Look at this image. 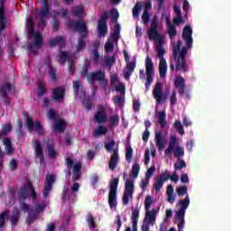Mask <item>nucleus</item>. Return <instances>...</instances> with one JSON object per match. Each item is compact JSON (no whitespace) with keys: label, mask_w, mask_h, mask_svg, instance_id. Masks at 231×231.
Wrapping results in <instances>:
<instances>
[{"label":"nucleus","mask_w":231,"mask_h":231,"mask_svg":"<svg viewBox=\"0 0 231 231\" xmlns=\"http://www.w3.org/2000/svg\"><path fill=\"white\" fill-rule=\"evenodd\" d=\"M155 143L159 151H162V149L165 148V145L163 144L164 139H163V135L162 134V132L155 133Z\"/></svg>","instance_id":"nucleus-26"},{"label":"nucleus","mask_w":231,"mask_h":231,"mask_svg":"<svg viewBox=\"0 0 231 231\" xmlns=\"http://www.w3.org/2000/svg\"><path fill=\"white\" fill-rule=\"evenodd\" d=\"M125 161L131 163V160H133V147H131V144L125 147Z\"/></svg>","instance_id":"nucleus-44"},{"label":"nucleus","mask_w":231,"mask_h":231,"mask_svg":"<svg viewBox=\"0 0 231 231\" xmlns=\"http://www.w3.org/2000/svg\"><path fill=\"white\" fill-rule=\"evenodd\" d=\"M104 134H107V128L104 125H99L92 132V136L94 138H98V136H102Z\"/></svg>","instance_id":"nucleus-31"},{"label":"nucleus","mask_w":231,"mask_h":231,"mask_svg":"<svg viewBox=\"0 0 231 231\" xmlns=\"http://www.w3.org/2000/svg\"><path fill=\"white\" fill-rule=\"evenodd\" d=\"M172 152L173 156L177 158V160H180L185 156V150L181 146H177Z\"/></svg>","instance_id":"nucleus-40"},{"label":"nucleus","mask_w":231,"mask_h":231,"mask_svg":"<svg viewBox=\"0 0 231 231\" xmlns=\"http://www.w3.org/2000/svg\"><path fill=\"white\" fill-rule=\"evenodd\" d=\"M29 37L32 38V44L28 45V50L33 51V48H42L44 42V39L42 38V34L39 32H35V28L30 26L27 29Z\"/></svg>","instance_id":"nucleus-9"},{"label":"nucleus","mask_w":231,"mask_h":231,"mask_svg":"<svg viewBox=\"0 0 231 231\" xmlns=\"http://www.w3.org/2000/svg\"><path fill=\"white\" fill-rule=\"evenodd\" d=\"M145 69H146V82L144 84L145 86V91H149L151 89V85L154 81V79L152 78L154 76V63L152 62V60L151 57L147 56L145 59Z\"/></svg>","instance_id":"nucleus-10"},{"label":"nucleus","mask_w":231,"mask_h":231,"mask_svg":"<svg viewBox=\"0 0 231 231\" xmlns=\"http://www.w3.org/2000/svg\"><path fill=\"white\" fill-rule=\"evenodd\" d=\"M176 192L178 194V196L180 198L185 196V194H187L189 192V187L187 186H180V187H177L176 189Z\"/></svg>","instance_id":"nucleus-47"},{"label":"nucleus","mask_w":231,"mask_h":231,"mask_svg":"<svg viewBox=\"0 0 231 231\" xmlns=\"http://www.w3.org/2000/svg\"><path fill=\"white\" fill-rule=\"evenodd\" d=\"M174 87L179 89L180 97H183L185 95V91L187 89V86L185 85V79L183 77H179L174 81Z\"/></svg>","instance_id":"nucleus-20"},{"label":"nucleus","mask_w":231,"mask_h":231,"mask_svg":"<svg viewBox=\"0 0 231 231\" xmlns=\"http://www.w3.org/2000/svg\"><path fill=\"white\" fill-rule=\"evenodd\" d=\"M134 194V180L133 179H126L125 182V191L123 193V205H129V199H133Z\"/></svg>","instance_id":"nucleus-12"},{"label":"nucleus","mask_w":231,"mask_h":231,"mask_svg":"<svg viewBox=\"0 0 231 231\" xmlns=\"http://www.w3.org/2000/svg\"><path fill=\"white\" fill-rule=\"evenodd\" d=\"M6 219H8V210L0 214V228H4Z\"/></svg>","instance_id":"nucleus-49"},{"label":"nucleus","mask_w":231,"mask_h":231,"mask_svg":"<svg viewBox=\"0 0 231 231\" xmlns=\"http://www.w3.org/2000/svg\"><path fill=\"white\" fill-rule=\"evenodd\" d=\"M87 223L89 230H93V228L97 227V223L95 222V217H93V215H88L87 217Z\"/></svg>","instance_id":"nucleus-45"},{"label":"nucleus","mask_w":231,"mask_h":231,"mask_svg":"<svg viewBox=\"0 0 231 231\" xmlns=\"http://www.w3.org/2000/svg\"><path fill=\"white\" fill-rule=\"evenodd\" d=\"M182 39L186 42V46L181 48V41H178L172 51V60L170 63L171 72L187 73L189 71V64L187 63V53L192 48L194 39H192V27L186 25L182 30Z\"/></svg>","instance_id":"nucleus-1"},{"label":"nucleus","mask_w":231,"mask_h":231,"mask_svg":"<svg viewBox=\"0 0 231 231\" xmlns=\"http://www.w3.org/2000/svg\"><path fill=\"white\" fill-rule=\"evenodd\" d=\"M185 168H187V162L183 159L177 160V163L174 164L175 171H181Z\"/></svg>","instance_id":"nucleus-46"},{"label":"nucleus","mask_w":231,"mask_h":231,"mask_svg":"<svg viewBox=\"0 0 231 231\" xmlns=\"http://www.w3.org/2000/svg\"><path fill=\"white\" fill-rule=\"evenodd\" d=\"M142 10V5L137 2L133 8V17H138L140 15V11Z\"/></svg>","instance_id":"nucleus-57"},{"label":"nucleus","mask_w":231,"mask_h":231,"mask_svg":"<svg viewBox=\"0 0 231 231\" xmlns=\"http://www.w3.org/2000/svg\"><path fill=\"white\" fill-rule=\"evenodd\" d=\"M32 145L34 147V154L40 159V163L42 165L44 163V152L42 150V144H41V142L35 140L32 142Z\"/></svg>","instance_id":"nucleus-18"},{"label":"nucleus","mask_w":231,"mask_h":231,"mask_svg":"<svg viewBox=\"0 0 231 231\" xmlns=\"http://www.w3.org/2000/svg\"><path fill=\"white\" fill-rule=\"evenodd\" d=\"M134 68H136V60L130 61L126 64V68L123 71L124 79H125V80H129V79H131V75H133Z\"/></svg>","instance_id":"nucleus-22"},{"label":"nucleus","mask_w":231,"mask_h":231,"mask_svg":"<svg viewBox=\"0 0 231 231\" xmlns=\"http://www.w3.org/2000/svg\"><path fill=\"white\" fill-rule=\"evenodd\" d=\"M94 122L97 124H106L107 122V110L106 106H99L94 115Z\"/></svg>","instance_id":"nucleus-16"},{"label":"nucleus","mask_w":231,"mask_h":231,"mask_svg":"<svg viewBox=\"0 0 231 231\" xmlns=\"http://www.w3.org/2000/svg\"><path fill=\"white\" fill-rule=\"evenodd\" d=\"M176 144L172 143H169L168 148L165 150L164 153L166 156H171L172 154V152L175 151L176 148H174Z\"/></svg>","instance_id":"nucleus-62"},{"label":"nucleus","mask_w":231,"mask_h":231,"mask_svg":"<svg viewBox=\"0 0 231 231\" xmlns=\"http://www.w3.org/2000/svg\"><path fill=\"white\" fill-rule=\"evenodd\" d=\"M155 171H156V166L154 165L151 166L145 173L146 180H151V178H152V174H154Z\"/></svg>","instance_id":"nucleus-61"},{"label":"nucleus","mask_w":231,"mask_h":231,"mask_svg":"<svg viewBox=\"0 0 231 231\" xmlns=\"http://www.w3.org/2000/svg\"><path fill=\"white\" fill-rule=\"evenodd\" d=\"M120 23H116L114 26L113 32L110 34L111 39H113L115 42L120 41Z\"/></svg>","instance_id":"nucleus-34"},{"label":"nucleus","mask_w":231,"mask_h":231,"mask_svg":"<svg viewBox=\"0 0 231 231\" xmlns=\"http://www.w3.org/2000/svg\"><path fill=\"white\" fill-rule=\"evenodd\" d=\"M118 183H120L119 178H115L110 181V189L108 193V205L110 208H116V207H118V201L116 200Z\"/></svg>","instance_id":"nucleus-7"},{"label":"nucleus","mask_w":231,"mask_h":231,"mask_svg":"<svg viewBox=\"0 0 231 231\" xmlns=\"http://www.w3.org/2000/svg\"><path fill=\"white\" fill-rule=\"evenodd\" d=\"M66 95V87H58L52 89L51 100L54 102H63Z\"/></svg>","instance_id":"nucleus-14"},{"label":"nucleus","mask_w":231,"mask_h":231,"mask_svg":"<svg viewBox=\"0 0 231 231\" xmlns=\"http://www.w3.org/2000/svg\"><path fill=\"white\" fill-rule=\"evenodd\" d=\"M116 147V142H115L113 139L108 140V142L105 143V149L106 150V152H112L108 162V169L112 171H116V167H118V163H120L118 148Z\"/></svg>","instance_id":"nucleus-4"},{"label":"nucleus","mask_w":231,"mask_h":231,"mask_svg":"<svg viewBox=\"0 0 231 231\" xmlns=\"http://www.w3.org/2000/svg\"><path fill=\"white\" fill-rule=\"evenodd\" d=\"M19 217H21V213L19 212V209L17 208H14L13 209V215L10 217L12 226H15V225L19 223Z\"/></svg>","instance_id":"nucleus-32"},{"label":"nucleus","mask_w":231,"mask_h":231,"mask_svg":"<svg viewBox=\"0 0 231 231\" xmlns=\"http://www.w3.org/2000/svg\"><path fill=\"white\" fill-rule=\"evenodd\" d=\"M70 14L73 17H82L84 15V8L78 5L71 8Z\"/></svg>","instance_id":"nucleus-36"},{"label":"nucleus","mask_w":231,"mask_h":231,"mask_svg":"<svg viewBox=\"0 0 231 231\" xmlns=\"http://www.w3.org/2000/svg\"><path fill=\"white\" fill-rule=\"evenodd\" d=\"M73 91L75 95H79L82 91V82L81 81H73Z\"/></svg>","instance_id":"nucleus-50"},{"label":"nucleus","mask_w":231,"mask_h":231,"mask_svg":"<svg viewBox=\"0 0 231 231\" xmlns=\"http://www.w3.org/2000/svg\"><path fill=\"white\" fill-rule=\"evenodd\" d=\"M139 217H140V209H138L137 208H132L131 221H132V226H134V228H136V225H138Z\"/></svg>","instance_id":"nucleus-27"},{"label":"nucleus","mask_w":231,"mask_h":231,"mask_svg":"<svg viewBox=\"0 0 231 231\" xmlns=\"http://www.w3.org/2000/svg\"><path fill=\"white\" fill-rule=\"evenodd\" d=\"M49 45L51 48H55V46H64V37L56 36L55 38L51 39Z\"/></svg>","instance_id":"nucleus-29"},{"label":"nucleus","mask_w":231,"mask_h":231,"mask_svg":"<svg viewBox=\"0 0 231 231\" xmlns=\"http://www.w3.org/2000/svg\"><path fill=\"white\" fill-rule=\"evenodd\" d=\"M2 143L3 145H5V151L8 155L14 154V145L12 144V140L10 139V137L4 138Z\"/></svg>","instance_id":"nucleus-28"},{"label":"nucleus","mask_w":231,"mask_h":231,"mask_svg":"<svg viewBox=\"0 0 231 231\" xmlns=\"http://www.w3.org/2000/svg\"><path fill=\"white\" fill-rule=\"evenodd\" d=\"M110 15L112 17L113 23H118V18L120 17V14L117 9H111Z\"/></svg>","instance_id":"nucleus-55"},{"label":"nucleus","mask_w":231,"mask_h":231,"mask_svg":"<svg viewBox=\"0 0 231 231\" xmlns=\"http://www.w3.org/2000/svg\"><path fill=\"white\" fill-rule=\"evenodd\" d=\"M97 30H98L99 35H102L103 37L104 35H107V30H108L107 23H97Z\"/></svg>","instance_id":"nucleus-43"},{"label":"nucleus","mask_w":231,"mask_h":231,"mask_svg":"<svg viewBox=\"0 0 231 231\" xmlns=\"http://www.w3.org/2000/svg\"><path fill=\"white\" fill-rule=\"evenodd\" d=\"M167 201L174 203V187L171 184L167 186L166 189Z\"/></svg>","instance_id":"nucleus-35"},{"label":"nucleus","mask_w":231,"mask_h":231,"mask_svg":"<svg viewBox=\"0 0 231 231\" xmlns=\"http://www.w3.org/2000/svg\"><path fill=\"white\" fill-rule=\"evenodd\" d=\"M12 131V124L7 123L5 125H2V130L0 132V136L3 138V136H6L8 133Z\"/></svg>","instance_id":"nucleus-42"},{"label":"nucleus","mask_w":231,"mask_h":231,"mask_svg":"<svg viewBox=\"0 0 231 231\" xmlns=\"http://www.w3.org/2000/svg\"><path fill=\"white\" fill-rule=\"evenodd\" d=\"M51 6L50 5V0H42V8L38 14L40 21L38 25L40 28H46L48 24V17H50V11Z\"/></svg>","instance_id":"nucleus-8"},{"label":"nucleus","mask_w":231,"mask_h":231,"mask_svg":"<svg viewBox=\"0 0 231 231\" xmlns=\"http://www.w3.org/2000/svg\"><path fill=\"white\" fill-rule=\"evenodd\" d=\"M107 19H109V13L104 12L103 14H101L97 23L107 24Z\"/></svg>","instance_id":"nucleus-52"},{"label":"nucleus","mask_w":231,"mask_h":231,"mask_svg":"<svg viewBox=\"0 0 231 231\" xmlns=\"http://www.w3.org/2000/svg\"><path fill=\"white\" fill-rule=\"evenodd\" d=\"M111 125H118L120 124V117L118 116H112L109 118Z\"/></svg>","instance_id":"nucleus-63"},{"label":"nucleus","mask_w":231,"mask_h":231,"mask_svg":"<svg viewBox=\"0 0 231 231\" xmlns=\"http://www.w3.org/2000/svg\"><path fill=\"white\" fill-rule=\"evenodd\" d=\"M170 178H171V174L169 172V170H165L164 172H162L159 176V179L162 180L163 183H165V181H169Z\"/></svg>","instance_id":"nucleus-58"},{"label":"nucleus","mask_w":231,"mask_h":231,"mask_svg":"<svg viewBox=\"0 0 231 231\" xmlns=\"http://www.w3.org/2000/svg\"><path fill=\"white\" fill-rule=\"evenodd\" d=\"M178 205H180L181 210H187L189 205H190V198L189 196L185 197L183 200H179Z\"/></svg>","instance_id":"nucleus-41"},{"label":"nucleus","mask_w":231,"mask_h":231,"mask_svg":"<svg viewBox=\"0 0 231 231\" xmlns=\"http://www.w3.org/2000/svg\"><path fill=\"white\" fill-rule=\"evenodd\" d=\"M158 215V210L152 209V210H146V215L144 221H147V223H151V225H154L156 223V216Z\"/></svg>","instance_id":"nucleus-24"},{"label":"nucleus","mask_w":231,"mask_h":231,"mask_svg":"<svg viewBox=\"0 0 231 231\" xmlns=\"http://www.w3.org/2000/svg\"><path fill=\"white\" fill-rule=\"evenodd\" d=\"M46 147L49 158L51 160H55V158L59 156V152H57V150H55V144L53 143V140L48 138Z\"/></svg>","instance_id":"nucleus-21"},{"label":"nucleus","mask_w":231,"mask_h":231,"mask_svg":"<svg viewBox=\"0 0 231 231\" xmlns=\"http://www.w3.org/2000/svg\"><path fill=\"white\" fill-rule=\"evenodd\" d=\"M138 174H140V164L138 163V161H135L132 166L131 176L136 180V178H138Z\"/></svg>","instance_id":"nucleus-38"},{"label":"nucleus","mask_w":231,"mask_h":231,"mask_svg":"<svg viewBox=\"0 0 231 231\" xmlns=\"http://www.w3.org/2000/svg\"><path fill=\"white\" fill-rule=\"evenodd\" d=\"M68 64H69L68 71L70 73V75H75L76 66H75V61L73 60V59L69 60Z\"/></svg>","instance_id":"nucleus-60"},{"label":"nucleus","mask_w":231,"mask_h":231,"mask_svg":"<svg viewBox=\"0 0 231 231\" xmlns=\"http://www.w3.org/2000/svg\"><path fill=\"white\" fill-rule=\"evenodd\" d=\"M28 196H31L32 199L37 198L35 188H33V184L30 181L27 183V186L21 188L20 191L18 192V199L19 201H26V199H28Z\"/></svg>","instance_id":"nucleus-11"},{"label":"nucleus","mask_w":231,"mask_h":231,"mask_svg":"<svg viewBox=\"0 0 231 231\" xmlns=\"http://www.w3.org/2000/svg\"><path fill=\"white\" fill-rule=\"evenodd\" d=\"M174 128L176 129L177 133H179V134H185V130L183 129V125H181V121H176L174 123Z\"/></svg>","instance_id":"nucleus-51"},{"label":"nucleus","mask_w":231,"mask_h":231,"mask_svg":"<svg viewBox=\"0 0 231 231\" xmlns=\"http://www.w3.org/2000/svg\"><path fill=\"white\" fill-rule=\"evenodd\" d=\"M151 205H152V198L151 197V195H147L144 199L145 210H151Z\"/></svg>","instance_id":"nucleus-56"},{"label":"nucleus","mask_w":231,"mask_h":231,"mask_svg":"<svg viewBox=\"0 0 231 231\" xmlns=\"http://www.w3.org/2000/svg\"><path fill=\"white\" fill-rule=\"evenodd\" d=\"M152 187L156 192H160L163 187V181L158 178L156 181L153 182Z\"/></svg>","instance_id":"nucleus-53"},{"label":"nucleus","mask_w":231,"mask_h":231,"mask_svg":"<svg viewBox=\"0 0 231 231\" xmlns=\"http://www.w3.org/2000/svg\"><path fill=\"white\" fill-rule=\"evenodd\" d=\"M106 79V72H103L102 70H97L95 72H91L88 75L87 80L89 82V84H95L97 80L98 82H102Z\"/></svg>","instance_id":"nucleus-17"},{"label":"nucleus","mask_w":231,"mask_h":231,"mask_svg":"<svg viewBox=\"0 0 231 231\" xmlns=\"http://www.w3.org/2000/svg\"><path fill=\"white\" fill-rule=\"evenodd\" d=\"M66 26L70 30L75 32H80L79 37L78 39V45L76 48V52L82 51L86 48V36L88 35V25L86 24L85 20H69L66 22Z\"/></svg>","instance_id":"nucleus-3"},{"label":"nucleus","mask_w":231,"mask_h":231,"mask_svg":"<svg viewBox=\"0 0 231 231\" xmlns=\"http://www.w3.org/2000/svg\"><path fill=\"white\" fill-rule=\"evenodd\" d=\"M115 62H116V58H115V56H111V57L105 59L106 66H113V64H115Z\"/></svg>","instance_id":"nucleus-64"},{"label":"nucleus","mask_w":231,"mask_h":231,"mask_svg":"<svg viewBox=\"0 0 231 231\" xmlns=\"http://www.w3.org/2000/svg\"><path fill=\"white\" fill-rule=\"evenodd\" d=\"M149 41H153L157 48V57L159 61V75L161 79L167 77V60H165V49H163V42L165 37L163 34L158 32V16H153L151 22L150 28L147 31Z\"/></svg>","instance_id":"nucleus-2"},{"label":"nucleus","mask_w":231,"mask_h":231,"mask_svg":"<svg viewBox=\"0 0 231 231\" xmlns=\"http://www.w3.org/2000/svg\"><path fill=\"white\" fill-rule=\"evenodd\" d=\"M80 75L81 77H88V75H89V62L86 61L84 63Z\"/></svg>","instance_id":"nucleus-54"},{"label":"nucleus","mask_w":231,"mask_h":231,"mask_svg":"<svg viewBox=\"0 0 231 231\" xmlns=\"http://www.w3.org/2000/svg\"><path fill=\"white\" fill-rule=\"evenodd\" d=\"M48 118H50V120H53L52 131L54 133H64V131H66L68 123L66 120L59 117V116H57V112L52 108L48 111Z\"/></svg>","instance_id":"nucleus-5"},{"label":"nucleus","mask_w":231,"mask_h":231,"mask_svg":"<svg viewBox=\"0 0 231 231\" xmlns=\"http://www.w3.org/2000/svg\"><path fill=\"white\" fill-rule=\"evenodd\" d=\"M57 15H60V13H56L54 17H53V26H52V30L53 32H59V29L60 28V21H59V18H57Z\"/></svg>","instance_id":"nucleus-48"},{"label":"nucleus","mask_w":231,"mask_h":231,"mask_svg":"<svg viewBox=\"0 0 231 231\" xmlns=\"http://www.w3.org/2000/svg\"><path fill=\"white\" fill-rule=\"evenodd\" d=\"M166 26L169 28L168 35L170 39L173 40L176 35H178V30H176V26L172 24V22L169 18L166 19Z\"/></svg>","instance_id":"nucleus-25"},{"label":"nucleus","mask_w":231,"mask_h":231,"mask_svg":"<svg viewBox=\"0 0 231 231\" xmlns=\"http://www.w3.org/2000/svg\"><path fill=\"white\" fill-rule=\"evenodd\" d=\"M65 165L68 171L72 169V181H79L82 176V162H76L71 159V157L65 158Z\"/></svg>","instance_id":"nucleus-6"},{"label":"nucleus","mask_w":231,"mask_h":231,"mask_svg":"<svg viewBox=\"0 0 231 231\" xmlns=\"http://www.w3.org/2000/svg\"><path fill=\"white\" fill-rule=\"evenodd\" d=\"M37 217H39V215L33 211V209H31L28 213V216L26 217V223L30 226L37 221Z\"/></svg>","instance_id":"nucleus-33"},{"label":"nucleus","mask_w":231,"mask_h":231,"mask_svg":"<svg viewBox=\"0 0 231 231\" xmlns=\"http://www.w3.org/2000/svg\"><path fill=\"white\" fill-rule=\"evenodd\" d=\"M105 51H106V53H112V51H115V44L107 41L105 44Z\"/></svg>","instance_id":"nucleus-59"},{"label":"nucleus","mask_w":231,"mask_h":231,"mask_svg":"<svg viewBox=\"0 0 231 231\" xmlns=\"http://www.w3.org/2000/svg\"><path fill=\"white\" fill-rule=\"evenodd\" d=\"M152 95L157 104H163L169 98V92H163L162 82L155 83Z\"/></svg>","instance_id":"nucleus-13"},{"label":"nucleus","mask_w":231,"mask_h":231,"mask_svg":"<svg viewBox=\"0 0 231 231\" xmlns=\"http://www.w3.org/2000/svg\"><path fill=\"white\" fill-rule=\"evenodd\" d=\"M26 124L30 131H33V129H35L36 131H42L43 129L42 124H41L39 121H36L35 123H33V121L32 120V117L28 114H26Z\"/></svg>","instance_id":"nucleus-23"},{"label":"nucleus","mask_w":231,"mask_h":231,"mask_svg":"<svg viewBox=\"0 0 231 231\" xmlns=\"http://www.w3.org/2000/svg\"><path fill=\"white\" fill-rule=\"evenodd\" d=\"M45 180L43 198H48V196H50V192H51V189H53V183H55L56 178L53 174H47Z\"/></svg>","instance_id":"nucleus-15"},{"label":"nucleus","mask_w":231,"mask_h":231,"mask_svg":"<svg viewBox=\"0 0 231 231\" xmlns=\"http://www.w3.org/2000/svg\"><path fill=\"white\" fill-rule=\"evenodd\" d=\"M13 86L10 82H5L4 85L0 87V95L2 98H5V104L6 106H10V100L8 97V91H12Z\"/></svg>","instance_id":"nucleus-19"},{"label":"nucleus","mask_w":231,"mask_h":231,"mask_svg":"<svg viewBox=\"0 0 231 231\" xmlns=\"http://www.w3.org/2000/svg\"><path fill=\"white\" fill-rule=\"evenodd\" d=\"M73 58L69 56L67 51H61L59 56V63L60 64V66H64L66 62H69V60H71Z\"/></svg>","instance_id":"nucleus-30"},{"label":"nucleus","mask_w":231,"mask_h":231,"mask_svg":"<svg viewBox=\"0 0 231 231\" xmlns=\"http://www.w3.org/2000/svg\"><path fill=\"white\" fill-rule=\"evenodd\" d=\"M167 118V113H165V110L160 111L158 113V124H160L161 127H165L167 125V121L165 120Z\"/></svg>","instance_id":"nucleus-37"},{"label":"nucleus","mask_w":231,"mask_h":231,"mask_svg":"<svg viewBox=\"0 0 231 231\" xmlns=\"http://www.w3.org/2000/svg\"><path fill=\"white\" fill-rule=\"evenodd\" d=\"M47 92L48 89L46 88V84L42 81H39L37 97H44Z\"/></svg>","instance_id":"nucleus-39"}]
</instances>
